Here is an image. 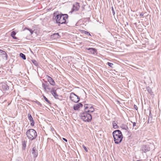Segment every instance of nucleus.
<instances>
[{
    "mask_svg": "<svg viewBox=\"0 0 161 161\" xmlns=\"http://www.w3.org/2000/svg\"><path fill=\"white\" fill-rule=\"evenodd\" d=\"M113 128L115 129H118L119 128V126L117 125V124L116 123H114V122L113 123Z\"/></svg>",
    "mask_w": 161,
    "mask_h": 161,
    "instance_id": "obj_19",
    "label": "nucleus"
},
{
    "mask_svg": "<svg viewBox=\"0 0 161 161\" xmlns=\"http://www.w3.org/2000/svg\"><path fill=\"white\" fill-rule=\"evenodd\" d=\"M47 80L48 81L51 85L53 86L55 85V82L53 80L51 77L48 76Z\"/></svg>",
    "mask_w": 161,
    "mask_h": 161,
    "instance_id": "obj_14",
    "label": "nucleus"
},
{
    "mask_svg": "<svg viewBox=\"0 0 161 161\" xmlns=\"http://www.w3.org/2000/svg\"><path fill=\"white\" fill-rule=\"evenodd\" d=\"M92 105L90 104H85L84 105V111H87L88 109H90L92 107Z\"/></svg>",
    "mask_w": 161,
    "mask_h": 161,
    "instance_id": "obj_15",
    "label": "nucleus"
},
{
    "mask_svg": "<svg viewBox=\"0 0 161 161\" xmlns=\"http://www.w3.org/2000/svg\"><path fill=\"white\" fill-rule=\"evenodd\" d=\"M83 106L81 103H79L74 105L73 109L74 110H78L80 107H82Z\"/></svg>",
    "mask_w": 161,
    "mask_h": 161,
    "instance_id": "obj_11",
    "label": "nucleus"
},
{
    "mask_svg": "<svg viewBox=\"0 0 161 161\" xmlns=\"http://www.w3.org/2000/svg\"><path fill=\"white\" fill-rule=\"evenodd\" d=\"M108 65L111 68H113V66L114 64L112 63H110V62H108L107 63Z\"/></svg>",
    "mask_w": 161,
    "mask_h": 161,
    "instance_id": "obj_26",
    "label": "nucleus"
},
{
    "mask_svg": "<svg viewBox=\"0 0 161 161\" xmlns=\"http://www.w3.org/2000/svg\"><path fill=\"white\" fill-rule=\"evenodd\" d=\"M43 97L45 100L47 102L48 104H51V103L50 101H49L47 98L44 96L43 95Z\"/></svg>",
    "mask_w": 161,
    "mask_h": 161,
    "instance_id": "obj_22",
    "label": "nucleus"
},
{
    "mask_svg": "<svg viewBox=\"0 0 161 161\" xmlns=\"http://www.w3.org/2000/svg\"><path fill=\"white\" fill-rule=\"evenodd\" d=\"M134 108L136 110H138V107H137V106L136 105H134Z\"/></svg>",
    "mask_w": 161,
    "mask_h": 161,
    "instance_id": "obj_33",
    "label": "nucleus"
},
{
    "mask_svg": "<svg viewBox=\"0 0 161 161\" xmlns=\"http://www.w3.org/2000/svg\"><path fill=\"white\" fill-rule=\"evenodd\" d=\"M137 127H136L135 128V130H136V129H137Z\"/></svg>",
    "mask_w": 161,
    "mask_h": 161,
    "instance_id": "obj_36",
    "label": "nucleus"
},
{
    "mask_svg": "<svg viewBox=\"0 0 161 161\" xmlns=\"http://www.w3.org/2000/svg\"><path fill=\"white\" fill-rule=\"evenodd\" d=\"M63 140H64V141H65V142H67V140L66 139H65V138H63Z\"/></svg>",
    "mask_w": 161,
    "mask_h": 161,
    "instance_id": "obj_34",
    "label": "nucleus"
},
{
    "mask_svg": "<svg viewBox=\"0 0 161 161\" xmlns=\"http://www.w3.org/2000/svg\"><path fill=\"white\" fill-rule=\"evenodd\" d=\"M32 150H33V152H34V148H33Z\"/></svg>",
    "mask_w": 161,
    "mask_h": 161,
    "instance_id": "obj_37",
    "label": "nucleus"
},
{
    "mask_svg": "<svg viewBox=\"0 0 161 161\" xmlns=\"http://www.w3.org/2000/svg\"><path fill=\"white\" fill-rule=\"evenodd\" d=\"M82 146L84 148V149H85V151L86 152H87L88 150H87V149L86 148V147L84 145H82Z\"/></svg>",
    "mask_w": 161,
    "mask_h": 161,
    "instance_id": "obj_31",
    "label": "nucleus"
},
{
    "mask_svg": "<svg viewBox=\"0 0 161 161\" xmlns=\"http://www.w3.org/2000/svg\"><path fill=\"white\" fill-rule=\"evenodd\" d=\"M54 130L53 128V129H52V130Z\"/></svg>",
    "mask_w": 161,
    "mask_h": 161,
    "instance_id": "obj_40",
    "label": "nucleus"
},
{
    "mask_svg": "<svg viewBox=\"0 0 161 161\" xmlns=\"http://www.w3.org/2000/svg\"><path fill=\"white\" fill-rule=\"evenodd\" d=\"M25 29H27V30H28L30 32L31 34H32L33 32V31L30 29H28V28H25L24 29V30H25Z\"/></svg>",
    "mask_w": 161,
    "mask_h": 161,
    "instance_id": "obj_28",
    "label": "nucleus"
},
{
    "mask_svg": "<svg viewBox=\"0 0 161 161\" xmlns=\"http://www.w3.org/2000/svg\"><path fill=\"white\" fill-rule=\"evenodd\" d=\"M87 110H90L89 109H88Z\"/></svg>",
    "mask_w": 161,
    "mask_h": 161,
    "instance_id": "obj_41",
    "label": "nucleus"
},
{
    "mask_svg": "<svg viewBox=\"0 0 161 161\" xmlns=\"http://www.w3.org/2000/svg\"><path fill=\"white\" fill-rule=\"evenodd\" d=\"M28 119L30 120V121L32 120H33V118H32L31 115L30 114H28Z\"/></svg>",
    "mask_w": 161,
    "mask_h": 161,
    "instance_id": "obj_24",
    "label": "nucleus"
},
{
    "mask_svg": "<svg viewBox=\"0 0 161 161\" xmlns=\"http://www.w3.org/2000/svg\"><path fill=\"white\" fill-rule=\"evenodd\" d=\"M26 134L29 139L31 140L35 139L37 136L36 132L33 129H30L28 130L26 132Z\"/></svg>",
    "mask_w": 161,
    "mask_h": 161,
    "instance_id": "obj_3",
    "label": "nucleus"
},
{
    "mask_svg": "<svg viewBox=\"0 0 161 161\" xmlns=\"http://www.w3.org/2000/svg\"><path fill=\"white\" fill-rule=\"evenodd\" d=\"M53 17H55L54 19H55L56 23L58 24V25L60 26V24H66L67 23L66 19H68V15L66 14H62L59 13L58 12H56L53 13Z\"/></svg>",
    "mask_w": 161,
    "mask_h": 161,
    "instance_id": "obj_1",
    "label": "nucleus"
},
{
    "mask_svg": "<svg viewBox=\"0 0 161 161\" xmlns=\"http://www.w3.org/2000/svg\"><path fill=\"white\" fill-rule=\"evenodd\" d=\"M60 37L61 36L58 33H55L51 36V38L54 39H59Z\"/></svg>",
    "mask_w": 161,
    "mask_h": 161,
    "instance_id": "obj_12",
    "label": "nucleus"
},
{
    "mask_svg": "<svg viewBox=\"0 0 161 161\" xmlns=\"http://www.w3.org/2000/svg\"><path fill=\"white\" fill-rule=\"evenodd\" d=\"M16 34V33L14 31L11 33V36L13 38L17 39H18L17 37L15 36Z\"/></svg>",
    "mask_w": 161,
    "mask_h": 161,
    "instance_id": "obj_17",
    "label": "nucleus"
},
{
    "mask_svg": "<svg viewBox=\"0 0 161 161\" xmlns=\"http://www.w3.org/2000/svg\"><path fill=\"white\" fill-rule=\"evenodd\" d=\"M51 93L56 99H58V95L57 94L56 91L53 88H52L51 91Z\"/></svg>",
    "mask_w": 161,
    "mask_h": 161,
    "instance_id": "obj_13",
    "label": "nucleus"
},
{
    "mask_svg": "<svg viewBox=\"0 0 161 161\" xmlns=\"http://www.w3.org/2000/svg\"><path fill=\"white\" fill-rule=\"evenodd\" d=\"M19 56L21 57L23 59L25 60L26 59V57L25 55L23 53H21L19 54Z\"/></svg>",
    "mask_w": 161,
    "mask_h": 161,
    "instance_id": "obj_21",
    "label": "nucleus"
},
{
    "mask_svg": "<svg viewBox=\"0 0 161 161\" xmlns=\"http://www.w3.org/2000/svg\"><path fill=\"white\" fill-rule=\"evenodd\" d=\"M31 125L32 126H34L35 125V122L34 120H32L30 121Z\"/></svg>",
    "mask_w": 161,
    "mask_h": 161,
    "instance_id": "obj_25",
    "label": "nucleus"
},
{
    "mask_svg": "<svg viewBox=\"0 0 161 161\" xmlns=\"http://www.w3.org/2000/svg\"><path fill=\"white\" fill-rule=\"evenodd\" d=\"M131 122L133 123V129L135 127V126H136V122H133L132 121H131Z\"/></svg>",
    "mask_w": 161,
    "mask_h": 161,
    "instance_id": "obj_30",
    "label": "nucleus"
},
{
    "mask_svg": "<svg viewBox=\"0 0 161 161\" xmlns=\"http://www.w3.org/2000/svg\"><path fill=\"white\" fill-rule=\"evenodd\" d=\"M32 62L35 65L37 66V63L36 60H32Z\"/></svg>",
    "mask_w": 161,
    "mask_h": 161,
    "instance_id": "obj_29",
    "label": "nucleus"
},
{
    "mask_svg": "<svg viewBox=\"0 0 161 161\" xmlns=\"http://www.w3.org/2000/svg\"><path fill=\"white\" fill-rule=\"evenodd\" d=\"M142 150L144 153H146L150 150L149 146L147 145H144L142 147Z\"/></svg>",
    "mask_w": 161,
    "mask_h": 161,
    "instance_id": "obj_7",
    "label": "nucleus"
},
{
    "mask_svg": "<svg viewBox=\"0 0 161 161\" xmlns=\"http://www.w3.org/2000/svg\"><path fill=\"white\" fill-rule=\"evenodd\" d=\"M90 110H87V112L91 114V113L93 112L94 111V109L93 107L91 108H90Z\"/></svg>",
    "mask_w": 161,
    "mask_h": 161,
    "instance_id": "obj_20",
    "label": "nucleus"
},
{
    "mask_svg": "<svg viewBox=\"0 0 161 161\" xmlns=\"http://www.w3.org/2000/svg\"><path fill=\"white\" fill-rule=\"evenodd\" d=\"M86 49L88 51V53L91 54H94L97 52V50L93 48H86Z\"/></svg>",
    "mask_w": 161,
    "mask_h": 161,
    "instance_id": "obj_10",
    "label": "nucleus"
},
{
    "mask_svg": "<svg viewBox=\"0 0 161 161\" xmlns=\"http://www.w3.org/2000/svg\"><path fill=\"white\" fill-rule=\"evenodd\" d=\"M54 130L53 128V129H52V130Z\"/></svg>",
    "mask_w": 161,
    "mask_h": 161,
    "instance_id": "obj_39",
    "label": "nucleus"
},
{
    "mask_svg": "<svg viewBox=\"0 0 161 161\" xmlns=\"http://www.w3.org/2000/svg\"><path fill=\"white\" fill-rule=\"evenodd\" d=\"M69 98L70 100L75 103H78L80 100V97L73 92L70 93Z\"/></svg>",
    "mask_w": 161,
    "mask_h": 161,
    "instance_id": "obj_4",
    "label": "nucleus"
},
{
    "mask_svg": "<svg viewBox=\"0 0 161 161\" xmlns=\"http://www.w3.org/2000/svg\"><path fill=\"white\" fill-rule=\"evenodd\" d=\"M120 127L123 130H125L126 131H128L129 128L127 125L124 124H122L120 126Z\"/></svg>",
    "mask_w": 161,
    "mask_h": 161,
    "instance_id": "obj_16",
    "label": "nucleus"
},
{
    "mask_svg": "<svg viewBox=\"0 0 161 161\" xmlns=\"http://www.w3.org/2000/svg\"><path fill=\"white\" fill-rule=\"evenodd\" d=\"M8 56L4 51L0 49V61L2 60H7Z\"/></svg>",
    "mask_w": 161,
    "mask_h": 161,
    "instance_id": "obj_5",
    "label": "nucleus"
},
{
    "mask_svg": "<svg viewBox=\"0 0 161 161\" xmlns=\"http://www.w3.org/2000/svg\"><path fill=\"white\" fill-rule=\"evenodd\" d=\"M80 7V3L77 2L75 3L73 5L72 12L78 11L79 10Z\"/></svg>",
    "mask_w": 161,
    "mask_h": 161,
    "instance_id": "obj_8",
    "label": "nucleus"
},
{
    "mask_svg": "<svg viewBox=\"0 0 161 161\" xmlns=\"http://www.w3.org/2000/svg\"><path fill=\"white\" fill-rule=\"evenodd\" d=\"M151 112L150 111V113H149V115H151Z\"/></svg>",
    "mask_w": 161,
    "mask_h": 161,
    "instance_id": "obj_38",
    "label": "nucleus"
},
{
    "mask_svg": "<svg viewBox=\"0 0 161 161\" xmlns=\"http://www.w3.org/2000/svg\"><path fill=\"white\" fill-rule=\"evenodd\" d=\"M144 15V14L142 13H141L140 14V16H143Z\"/></svg>",
    "mask_w": 161,
    "mask_h": 161,
    "instance_id": "obj_35",
    "label": "nucleus"
},
{
    "mask_svg": "<svg viewBox=\"0 0 161 161\" xmlns=\"http://www.w3.org/2000/svg\"><path fill=\"white\" fill-rule=\"evenodd\" d=\"M146 89L148 92L150 93L151 94H152V93L153 92H152L151 89L149 87H147Z\"/></svg>",
    "mask_w": 161,
    "mask_h": 161,
    "instance_id": "obj_23",
    "label": "nucleus"
},
{
    "mask_svg": "<svg viewBox=\"0 0 161 161\" xmlns=\"http://www.w3.org/2000/svg\"><path fill=\"white\" fill-rule=\"evenodd\" d=\"M81 119L85 122H89L92 119V116L91 114L87 112L84 111L80 114Z\"/></svg>",
    "mask_w": 161,
    "mask_h": 161,
    "instance_id": "obj_2",
    "label": "nucleus"
},
{
    "mask_svg": "<svg viewBox=\"0 0 161 161\" xmlns=\"http://www.w3.org/2000/svg\"><path fill=\"white\" fill-rule=\"evenodd\" d=\"M112 12H113V15H114L115 14V11H114V9L113 8V7H112Z\"/></svg>",
    "mask_w": 161,
    "mask_h": 161,
    "instance_id": "obj_32",
    "label": "nucleus"
},
{
    "mask_svg": "<svg viewBox=\"0 0 161 161\" xmlns=\"http://www.w3.org/2000/svg\"><path fill=\"white\" fill-rule=\"evenodd\" d=\"M113 137L115 143L116 144H118L121 142L123 137L122 135L120 136H114Z\"/></svg>",
    "mask_w": 161,
    "mask_h": 161,
    "instance_id": "obj_6",
    "label": "nucleus"
},
{
    "mask_svg": "<svg viewBox=\"0 0 161 161\" xmlns=\"http://www.w3.org/2000/svg\"><path fill=\"white\" fill-rule=\"evenodd\" d=\"M113 136H118L122 135L121 132L119 130H117L114 131L113 132Z\"/></svg>",
    "mask_w": 161,
    "mask_h": 161,
    "instance_id": "obj_9",
    "label": "nucleus"
},
{
    "mask_svg": "<svg viewBox=\"0 0 161 161\" xmlns=\"http://www.w3.org/2000/svg\"><path fill=\"white\" fill-rule=\"evenodd\" d=\"M83 33H84L85 34H86L88 36H91V35L90 34L89 32H88L87 31H84Z\"/></svg>",
    "mask_w": 161,
    "mask_h": 161,
    "instance_id": "obj_27",
    "label": "nucleus"
},
{
    "mask_svg": "<svg viewBox=\"0 0 161 161\" xmlns=\"http://www.w3.org/2000/svg\"><path fill=\"white\" fill-rule=\"evenodd\" d=\"M42 86L43 88H44L45 90H46L47 89H49V88L48 87L49 84H45L44 83H43L42 84Z\"/></svg>",
    "mask_w": 161,
    "mask_h": 161,
    "instance_id": "obj_18",
    "label": "nucleus"
}]
</instances>
